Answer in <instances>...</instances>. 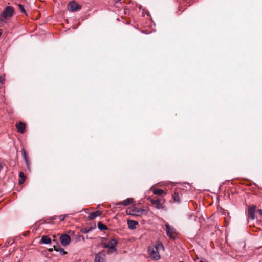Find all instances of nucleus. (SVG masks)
Segmentation results:
<instances>
[{
  "instance_id": "obj_1",
  "label": "nucleus",
  "mask_w": 262,
  "mask_h": 262,
  "mask_svg": "<svg viewBox=\"0 0 262 262\" xmlns=\"http://www.w3.org/2000/svg\"><path fill=\"white\" fill-rule=\"evenodd\" d=\"M164 249L162 243L156 242L148 247V254L151 259L157 260L160 259V251H163Z\"/></svg>"
},
{
  "instance_id": "obj_2",
  "label": "nucleus",
  "mask_w": 262,
  "mask_h": 262,
  "mask_svg": "<svg viewBox=\"0 0 262 262\" xmlns=\"http://www.w3.org/2000/svg\"><path fill=\"white\" fill-rule=\"evenodd\" d=\"M147 200L149 201L152 205H155V207L158 209H164V207L163 204L165 202V199L163 198L148 197Z\"/></svg>"
},
{
  "instance_id": "obj_3",
  "label": "nucleus",
  "mask_w": 262,
  "mask_h": 262,
  "mask_svg": "<svg viewBox=\"0 0 262 262\" xmlns=\"http://www.w3.org/2000/svg\"><path fill=\"white\" fill-rule=\"evenodd\" d=\"M14 9L12 7L8 6L5 8L3 12L1 14V18L0 20L1 21L4 20L8 19L13 15Z\"/></svg>"
},
{
  "instance_id": "obj_4",
  "label": "nucleus",
  "mask_w": 262,
  "mask_h": 262,
  "mask_svg": "<svg viewBox=\"0 0 262 262\" xmlns=\"http://www.w3.org/2000/svg\"><path fill=\"white\" fill-rule=\"evenodd\" d=\"M126 213L135 216H141L145 214V210L143 209L137 208L128 209L126 210Z\"/></svg>"
},
{
  "instance_id": "obj_5",
  "label": "nucleus",
  "mask_w": 262,
  "mask_h": 262,
  "mask_svg": "<svg viewBox=\"0 0 262 262\" xmlns=\"http://www.w3.org/2000/svg\"><path fill=\"white\" fill-rule=\"evenodd\" d=\"M165 227L167 235L171 238H174L176 232L174 228L167 223L165 224Z\"/></svg>"
},
{
  "instance_id": "obj_6",
  "label": "nucleus",
  "mask_w": 262,
  "mask_h": 262,
  "mask_svg": "<svg viewBox=\"0 0 262 262\" xmlns=\"http://www.w3.org/2000/svg\"><path fill=\"white\" fill-rule=\"evenodd\" d=\"M81 6L74 1L70 2L68 5V9L72 12L79 10L81 9Z\"/></svg>"
},
{
  "instance_id": "obj_7",
  "label": "nucleus",
  "mask_w": 262,
  "mask_h": 262,
  "mask_svg": "<svg viewBox=\"0 0 262 262\" xmlns=\"http://www.w3.org/2000/svg\"><path fill=\"white\" fill-rule=\"evenodd\" d=\"M60 240L63 246L68 245L71 242V237L67 234H64L60 236Z\"/></svg>"
},
{
  "instance_id": "obj_8",
  "label": "nucleus",
  "mask_w": 262,
  "mask_h": 262,
  "mask_svg": "<svg viewBox=\"0 0 262 262\" xmlns=\"http://www.w3.org/2000/svg\"><path fill=\"white\" fill-rule=\"evenodd\" d=\"M117 244V242L114 238L111 239L107 242L103 243V246L104 248H114Z\"/></svg>"
},
{
  "instance_id": "obj_9",
  "label": "nucleus",
  "mask_w": 262,
  "mask_h": 262,
  "mask_svg": "<svg viewBox=\"0 0 262 262\" xmlns=\"http://www.w3.org/2000/svg\"><path fill=\"white\" fill-rule=\"evenodd\" d=\"M105 255L103 253H99L96 255L95 262H105Z\"/></svg>"
},
{
  "instance_id": "obj_10",
  "label": "nucleus",
  "mask_w": 262,
  "mask_h": 262,
  "mask_svg": "<svg viewBox=\"0 0 262 262\" xmlns=\"http://www.w3.org/2000/svg\"><path fill=\"white\" fill-rule=\"evenodd\" d=\"M127 224L130 229L134 230L136 228L137 225H138V222L134 220H128L127 221Z\"/></svg>"
},
{
  "instance_id": "obj_11",
  "label": "nucleus",
  "mask_w": 262,
  "mask_h": 262,
  "mask_svg": "<svg viewBox=\"0 0 262 262\" xmlns=\"http://www.w3.org/2000/svg\"><path fill=\"white\" fill-rule=\"evenodd\" d=\"M256 207L254 206H251L248 208V215L249 217L251 219H255V212Z\"/></svg>"
},
{
  "instance_id": "obj_12",
  "label": "nucleus",
  "mask_w": 262,
  "mask_h": 262,
  "mask_svg": "<svg viewBox=\"0 0 262 262\" xmlns=\"http://www.w3.org/2000/svg\"><path fill=\"white\" fill-rule=\"evenodd\" d=\"M16 128L18 132L24 133L26 129V125L22 122H20L16 125Z\"/></svg>"
},
{
  "instance_id": "obj_13",
  "label": "nucleus",
  "mask_w": 262,
  "mask_h": 262,
  "mask_svg": "<svg viewBox=\"0 0 262 262\" xmlns=\"http://www.w3.org/2000/svg\"><path fill=\"white\" fill-rule=\"evenodd\" d=\"M101 213L102 212L99 210L91 212L88 217V219L90 220H93L96 217L100 216L101 214Z\"/></svg>"
},
{
  "instance_id": "obj_14",
  "label": "nucleus",
  "mask_w": 262,
  "mask_h": 262,
  "mask_svg": "<svg viewBox=\"0 0 262 262\" xmlns=\"http://www.w3.org/2000/svg\"><path fill=\"white\" fill-rule=\"evenodd\" d=\"M40 243L41 244H49L51 243V239L47 235H43L42 236Z\"/></svg>"
},
{
  "instance_id": "obj_15",
  "label": "nucleus",
  "mask_w": 262,
  "mask_h": 262,
  "mask_svg": "<svg viewBox=\"0 0 262 262\" xmlns=\"http://www.w3.org/2000/svg\"><path fill=\"white\" fill-rule=\"evenodd\" d=\"M133 201V199L131 198H127V199L124 200L122 202H119L116 204L117 205H123L124 206H127L131 204Z\"/></svg>"
},
{
  "instance_id": "obj_16",
  "label": "nucleus",
  "mask_w": 262,
  "mask_h": 262,
  "mask_svg": "<svg viewBox=\"0 0 262 262\" xmlns=\"http://www.w3.org/2000/svg\"><path fill=\"white\" fill-rule=\"evenodd\" d=\"M153 193L155 195H157L162 196L166 195V193L164 192V191L161 189L153 190Z\"/></svg>"
},
{
  "instance_id": "obj_17",
  "label": "nucleus",
  "mask_w": 262,
  "mask_h": 262,
  "mask_svg": "<svg viewBox=\"0 0 262 262\" xmlns=\"http://www.w3.org/2000/svg\"><path fill=\"white\" fill-rule=\"evenodd\" d=\"M21 153L23 158L24 159L26 164L27 166L29 165V160L28 157V154L24 148L21 149Z\"/></svg>"
},
{
  "instance_id": "obj_18",
  "label": "nucleus",
  "mask_w": 262,
  "mask_h": 262,
  "mask_svg": "<svg viewBox=\"0 0 262 262\" xmlns=\"http://www.w3.org/2000/svg\"><path fill=\"white\" fill-rule=\"evenodd\" d=\"M54 247V249L56 251H58V252H59L61 254V255H65L67 254V252L66 251H64V250H63V249H62V248H61L60 247H59V246H56V245H54L53 246Z\"/></svg>"
},
{
  "instance_id": "obj_19",
  "label": "nucleus",
  "mask_w": 262,
  "mask_h": 262,
  "mask_svg": "<svg viewBox=\"0 0 262 262\" xmlns=\"http://www.w3.org/2000/svg\"><path fill=\"white\" fill-rule=\"evenodd\" d=\"M54 247V249L56 251H58V252H59L61 254V255H65L67 254V252L66 251H64V250H63V249H62V248H61L60 247H59V246H56V245H54L53 246Z\"/></svg>"
},
{
  "instance_id": "obj_20",
  "label": "nucleus",
  "mask_w": 262,
  "mask_h": 262,
  "mask_svg": "<svg viewBox=\"0 0 262 262\" xmlns=\"http://www.w3.org/2000/svg\"><path fill=\"white\" fill-rule=\"evenodd\" d=\"M20 180H19V184H23L26 179V176H25L24 173L23 172H19V174Z\"/></svg>"
},
{
  "instance_id": "obj_21",
  "label": "nucleus",
  "mask_w": 262,
  "mask_h": 262,
  "mask_svg": "<svg viewBox=\"0 0 262 262\" xmlns=\"http://www.w3.org/2000/svg\"><path fill=\"white\" fill-rule=\"evenodd\" d=\"M98 228L100 230H105L107 229V227L106 225L102 224L101 222H99L97 224Z\"/></svg>"
},
{
  "instance_id": "obj_22",
  "label": "nucleus",
  "mask_w": 262,
  "mask_h": 262,
  "mask_svg": "<svg viewBox=\"0 0 262 262\" xmlns=\"http://www.w3.org/2000/svg\"><path fill=\"white\" fill-rule=\"evenodd\" d=\"M173 200L175 202L179 203L180 202V199L179 198V195L178 193H174V195H173Z\"/></svg>"
},
{
  "instance_id": "obj_23",
  "label": "nucleus",
  "mask_w": 262,
  "mask_h": 262,
  "mask_svg": "<svg viewBox=\"0 0 262 262\" xmlns=\"http://www.w3.org/2000/svg\"><path fill=\"white\" fill-rule=\"evenodd\" d=\"M108 249V251H107V253L108 254H112L114 252H116V249L115 248V247L114 248H107Z\"/></svg>"
},
{
  "instance_id": "obj_24",
  "label": "nucleus",
  "mask_w": 262,
  "mask_h": 262,
  "mask_svg": "<svg viewBox=\"0 0 262 262\" xmlns=\"http://www.w3.org/2000/svg\"><path fill=\"white\" fill-rule=\"evenodd\" d=\"M18 7H19V8L20 9V10H21V12H22V13H25V14H26V11H25V9H24V6H23V5H21V4H19V5H18Z\"/></svg>"
},
{
  "instance_id": "obj_25",
  "label": "nucleus",
  "mask_w": 262,
  "mask_h": 262,
  "mask_svg": "<svg viewBox=\"0 0 262 262\" xmlns=\"http://www.w3.org/2000/svg\"><path fill=\"white\" fill-rule=\"evenodd\" d=\"M90 231H91V229H87L85 228V229H82L81 230L82 232H83V233H88Z\"/></svg>"
},
{
  "instance_id": "obj_26",
  "label": "nucleus",
  "mask_w": 262,
  "mask_h": 262,
  "mask_svg": "<svg viewBox=\"0 0 262 262\" xmlns=\"http://www.w3.org/2000/svg\"><path fill=\"white\" fill-rule=\"evenodd\" d=\"M79 238V240H80V238H81L82 241L84 240V238L83 236H80Z\"/></svg>"
},
{
  "instance_id": "obj_27",
  "label": "nucleus",
  "mask_w": 262,
  "mask_h": 262,
  "mask_svg": "<svg viewBox=\"0 0 262 262\" xmlns=\"http://www.w3.org/2000/svg\"><path fill=\"white\" fill-rule=\"evenodd\" d=\"M258 212H259V213L262 215V210H261V209H259V210H258Z\"/></svg>"
},
{
  "instance_id": "obj_28",
  "label": "nucleus",
  "mask_w": 262,
  "mask_h": 262,
  "mask_svg": "<svg viewBox=\"0 0 262 262\" xmlns=\"http://www.w3.org/2000/svg\"><path fill=\"white\" fill-rule=\"evenodd\" d=\"M192 216H193V215H189V217H190H190H192ZM193 217H194V220H195L196 217L195 216H193Z\"/></svg>"
},
{
  "instance_id": "obj_29",
  "label": "nucleus",
  "mask_w": 262,
  "mask_h": 262,
  "mask_svg": "<svg viewBox=\"0 0 262 262\" xmlns=\"http://www.w3.org/2000/svg\"><path fill=\"white\" fill-rule=\"evenodd\" d=\"M49 251H53V249H49Z\"/></svg>"
},
{
  "instance_id": "obj_30",
  "label": "nucleus",
  "mask_w": 262,
  "mask_h": 262,
  "mask_svg": "<svg viewBox=\"0 0 262 262\" xmlns=\"http://www.w3.org/2000/svg\"><path fill=\"white\" fill-rule=\"evenodd\" d=\"M121 0H118V1H120Z\"/></svg>"
},
{
  "instance_id": "obj_31",
  "label": "nucleus",
  "mask_w": 262,
  "mask_h": 262,
  "mask_svg": "<svg viewBox=\"0 0 262 262\" xmlns=\"http://www.w3.org/2000/svg\"><path fill=\"white\" fill-rule=\"evenodd\" d=\"M180 262H184V261H180Z\"/></svg>"
}]
</instances>
